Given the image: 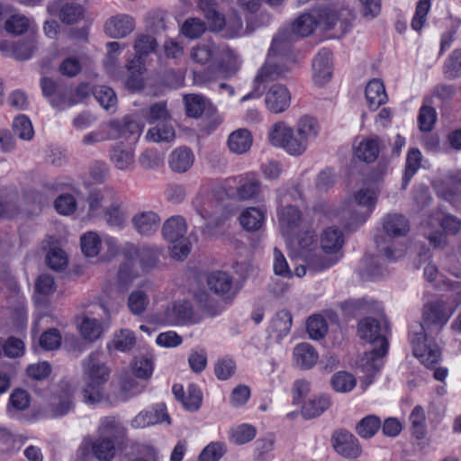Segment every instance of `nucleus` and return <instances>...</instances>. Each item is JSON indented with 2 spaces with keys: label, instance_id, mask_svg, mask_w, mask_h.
I'll list each match as a JSON object with an SVG mask.
<instances>
[{
  "label": "nucleus",
  "instance_id": "f257e3e1",
  "mask_svg": "<svg viewBox=\"0 0 461 461\" xmlns=\"http://www.w3.org/2000/svg\"><path fill=\"white\" fill-rule=\"evenodd\" d=\"M354 15L350 9L341 8L333 11L328 7H318L301 14L293 23L292 32L284 29L274 37L269 50V57L265 65L259 69L255 79L254 88L244 95L241 101L262 95L264 89L262 84L281 77L288 70L286 66H280L273 60V57H286L291 51L294 36L306 37L311 35L317 26L323 30H332L337 26L338 31L344 33L350 26Z\"/></svg>",
  "mask_w": 461,
  "mask_h": 461
},
{
  "label": "nucleus",
  "instance_id": "f03ea898",
  "mask_svg": "<svg viewBox=\"0 0 461 461\" xmlns=\"http://www.w3.org/2000/svg\"><path fill=\"white\" fill-rule=\"evenodd\" d=\"M455 311L456 308L443 300L429 302L423 306L421 321L411 327L409 338L413 354L424 366L431 367L439 361L441 351L434 337L442 330Z\"/></svg>",
  "mask_w": 461,
  "mask_h": 461
},
{
  "label": "nucleus",
  "instance_id": "7ed1b4c3",
  "mask_svg": "<svg viewBox=\"0 0 461 461\" xmlns=\"http://www.w3.org/2000/svg\"><path fill=\"white\" fill-rule=\"evenodd\" d=\"M291 254L302 258L310 271L316 273L330 267L338 262V258L323 256L318 246L316 235L312 230L302 229L295 234L285 237Z\"/></svg>",
  "mask_w": 461,
  "mask_h": 461
},
{
  "label": "nucleus",
  "instance_id": "20e7f679",
  "mask_svg": "<svg viewBox=\"0 0 461 461\" xmlns=\"http://www.w3.org/2000/svg\"><path fill=\"white\" fill-rule=\"evenodd\" d=\"M97 432L91 447L99 461H112L118 450L122 451L128 446L127 429L115 417L101 419Z\"/></svg>",
  "mask_w": 461,
  "mask_h": 461
},
{
  "label": "nucleus",
  "instance_id": "39448f33",
  "mask_svg": "<svg viewBox=\"0 0 461 461\" xmlns=\"http://www.w3.org/2000/svg\"><path fill=\"white\" fill-rule=\"evenodd\" d=\"M386 330L387 326L383 331L378 321L374 318H366L358 323L359 337L373 344L371 351L366 353L361 359V366L367 374L378 372L383 366L382 358L388 350Z\"/></svg>",
  "mask_w": 461,
  "mask_h": 461
},
{
  "label": "nucleus",
  "instance_id": "423d86ee",
  "mask_svg": "<svg viewBox=\"0 0 461 461\" xmlns=\"http://www.w3.org/2000/svg\"><path fill=\"white\" fill-rule=\"evenodd\" d=\"M82 390L84 401L94 404L101 399L102 387L110 378L111 369L104 361L103 353L95 351L82 360Z\"/></svg>",
  "mask_w": 461,
  "mask_h": 461
},
{
  "label": "nucleus",
  "instance_id": "0eeeda50",
  "mask_svg": "<svg viewBox=\"0 0 461 461\" xmlns=\"http://www.w3.org/2000/svg\"><path fill=\"white\" fill-rule=\"evenodd\" d=\"M267 138L271 145L283 149L291 156L303 155L309 145L298 135L295 128H292L283 121L277 122L270 127Z\"/></svg>",
  "mask_w": 461,
  "mask_h": 461
},
{
  "label": "nucleus",
  "instance_id": "6e6552de",
  "mask_svg": "<svg viewBox=\"0 0 461 461\" xmlns=\"http://www.w3.org/2000/svg\"><path fill=\"white\" fill-rule=\"evenodd\" d=\"M219 52L214 67H208L203 71H194L195 84L203 85L214 81L218 77V73L230 77L238 72L241 64L239 56L225 45L220 47Z\"/></svg>",
  "mask_w": 461,
  "mask_h": 461
},
{
  "label": "nucleus",
  "instance_id": "1a4fd4ad",
  "mask_svg": "<svg viewBox=\"0 0 461 461\" xmlns=\"http://www.w3.org/2000/svg\"><path fill=\"white\" fill-rule=\"evenodd\" d=\"M364 193L356 194L354 198L343 203L338 211L340 221L346 228L353 230L363 224L374 211V200L360 202Z\"/></svg>",
  "mask_w": 461,
  "mask_h": 461
},
{
  "label": "nucleus",
  "instance_id": "9d476101",
  "mask_svg": "<svg viewBox=\"0 0 461 461\" xmlns=\"http://www.w3.org/2000/svg\"><path fill=\"white\" fill-rule=\"evenodd\" d=\"M278 203H282L281 194H278ZM277 219L282 234L289 237L304 228L301 211L294 205L280 206L277 209Z\"/></svg>",
  "mask_w": 461,
  "mask_h": 461
},
{
  "label": "nucleus",
  "instance_id": "9b49d317",
  "mask_svg": "<svg viewBox=\"0 0 461 461\" xmlns=\"http://www.w3.org/2000/svg\"><path fill=\"white\" fill-rule=\"evenodd\" d=\"M207 285L211 292L230 303L234 299L237 291L233 286V278L223 271H214L207 278Z\"/></svg>",
  "mask_w": 461,
  "mask_h": 461
},
{
  "label": "nucleus",
  "instance_id": "f8f14e48",
  "mask_svg": "<svg viewBox=\"0 0 461 461\" xmlns=\"http://www.w3.org/2000/svg\"><path fill=\"white\" fill-rule=\"evenodd\" d=\"M48 12L51 15L59 16L67 24L77 23L84 15L83 7L70 0H53L48 5Z\"/></svg>",
  "mask_w": 461,
  "mask_h": 461
},
{
  "label": "nucleus",
  "instance_id": "ddd939ff",
  "mask_svg": "<svg viewBox=\"0 0 461 461\" xmlns=\"http://www.w3.org/2000/svg\"><path fill=\"white\" fill-rule=\"evenodd\" d=\"M166 321L170 325L194 323V314L189 301H176L168 306L165 312Z\"/></svg>",
  "mask_w": 461,
  "mask_h": 461
},
{
  "label": "nucleus",
  "instance_id": "4468645a",
  "mask_svg": "<svg viewBox=\"0 0 461 461\" xmlns=\"http://www.w3.org/2000/svg\"><path fill=\"white\" fill-rule=\"evenodd\" d=\"M331 440L336 452L344 457L355 458L361 452L357 439L348 431L334 432Z\"/></svg>",
  "mask_w": 461,
  "mask_h": 461
},
{
  "label": "nucleus",
  "instance_id": "2eb2a0df",
  "mask_svg": "<svg viewBox=\"0 0 461 461\" xmlns=\"http://www.w3.org/2000/svg\"><path fill=\"white\" fill-rule=\"evenodd\" d=\"M312 78L315 85L322 86L327 84L332 76L331 52L328 50H321L312 62Z\"/></svg>",
  "mask_w": 461,
  "mask_h": 461
},
{
  "label": "nucleus",
  "instance_id": "dca6fc26",
  "mask_svg": "<svg viewBox=\"0 0 461 461\" xmlns=\"http://www.w3.org/2000/svg\"><path fill=\"white\" fill-rule=\"evenodd\" d=\"M265 103L271 113H284L290 105L291 94L285 86L273 85L266 94Z\"/></svg>",
  "mask_w": 461,
  "mask_h": 461
},
{
  "label": "nucleus",
  "instance_id": "f3484780",
  "mask_svg": "<svg viewBox=\"0 0 461 461\" xmlns=\"http://www.w3.org/2000/svg\"><path fill=\"white\" fill-rule=\"evenodd\" d=\"M135 27L134 20L129 14H117L108 19L104 24V32L111 38L120 39L130 34Z\"/></svg>",
  "mask_w": 461,
  "mask_h": 461
},
{
  "label": "nucleus",
  "instance_id": "a211bd4d",
  "mask_svg": "<svg viewBox=\"0 0 461 461\" xmlns=\"http://www.w3.org/2000/svg\"><path fill=\"white\" fill-rule=\"evenodd\" d=\"M50 188L44 185L40 189H30L24 192L23 196V204L22 212H34L47 205L52 197Z\"/></svg>",
  "mask_w": 461,
  "mask_h": 461
},
{
  "label": "nucleus",
  "instance_id": "6ab92c4d",
  "mask_svg": "<svg viewBox=\"0 0 461 461\" xmlns=\"http://www.w3.org/2000/svg\"><path fill=\"white\" fill-rule=\"evenodd\" d=\"M110 161L122 171H131L134 168V149L124 146L122 143H115L110 149Z\"/></svg>",
  "mask_w": 461,
  "mask_h": 461
},
{
  "label": "nucleus",
  "instance_id": "aec40b11",
  "mask_svg": "<svg viewBox=\"0 0 461 461\" xmlns=\"http://www.w3.org/2000/svg\"><path fill=\"white\" fill-rule=\"evenodd\" d=\"M131 223L140 235L149 237L158 230L160 217L151 211L140 212L132 217Z\"/></svg>",
  "mask_w": 461,
  "mask_h": 461
},
{
  "label": "nucleus",
  "instance_id": "412c9836",
  "mask_svg": "<svg viewBox=\"0 0 461 461\" xmlns=\"http://www.w3.org/2000/svg\"><path fill=\"white\" fill-rule=\"evenodd\" d=\"M220 47V45L212 41L199 43L192 48L190 52L191 59L197 64L214 67L219 57Z\"/></svg>",
  "mask_w": 461,
  "mask_h": 461
},
{
  "label": "nucleus",
  "instance_id": "4be33fe9",
  "mask_svg": "<svg viewBox=\"0 0 461 461\" xmlns=\"http://www.w3.org/2000/svg\"><path fill=\"white\" fill-rule=\"evenodd\" d=\"M344 237L341 230L334 228H327L321 236L320 250L323 256H330L339 258L336 254L341 249Z\"/></svg>",
  "mask_w": 461,
  "mask_h": 461
},
{
  "label": "nucleus",
  "instance_id": "5701e85b",
  "mask_svg": "<svg viewBox=\"0 0 461 461\" xmlns=\"http://www.w3.org/2000/svg\"><path fill=\"white\" fill-rule=\"evenodd\" d=\"M117 198L116 192L112 187L93 188L87 196L89 211L93 213L96 212L99 209L104 211Z\"/></svg>",
  "mask_w": 461,
  "mask_h": 461
},
{
  "label": "nucleus",
  "instance_id": "b1692460",
  "mask_svg": "<svg viewBox=\"0 0 461 461\" xmlns=\"http://www.w3.org/2000/svg\"><path fill=\"white\" fill-rule=\"evenodd\" d=\"M162 236L169 242H176L187 232V224L184 217L174 215L168 218L162 226Z\"/></svg>",
  "mask_w": 461,
  "mask_h": 461
},
{
  "label": "nucleus",
  "instance_id": "393cba45",
  "mask_svg": "<svg viewBox=\"0 0 461 461\" xmlns=\"http://www.w3.org/2000/svg\"><path fill=\"white\" fill-rule=\"evenodd\" d=\"M383 230L389 237L405 236L410 230L409 221L400 213H388L382 221Z\"/></svg>",
  "mask_w": 461,
  "mask_h": 461
},
{
  "label": "nucleus",
  "instance_id": "a878e982",
  "mask_svg": "<svg viewBox=\"0 0 461 461\" xmlns=\"http://www.w3.org/2000/svg\"><path fill=\"white\" fill-rule=\"evenodd\" d=\"M380 152V140L377 137L362 140L354 149L355 157L366 163L374 162Z\"/></svg>",
  "mask_w": 461,
  "mask_h": 461
},
{
  "label": "nucleus",
  "instance_id": "bb28decb",
  "mask_svg": "<svg viewBox=\"0 0 461 461\" xmlns=\"http://www.w3.org/2000/svg\"><path fill=\"white\" fill-rule=\"evenodd\" d=\"M194 159V153L189 148L179 147L170 154L168 164L173 171L185 173L192 167Z\"/></svg>",
  "mask_w": 461,
  "mask_h": 461
},
{
  "label": "nucleus",
  "instance_id": "cd10ccee",
  "mask_svg": "<svg viewBox=\"0 0 461 461\" xmlns=\"http://www.w3.org/2000/svg\"><path fill=\"white\" fill-rule=\"evenodd\" d=\"M366 99L371 109L375 110L387 102L384 83L377 78L371 79L365 90Z\"/></svg>",
  "mask_w": 461,
  "mask_h": 461
},
{
  "label": "nucleus",
  "instance_id": "c85d7f7f",
  "mask_svg": "<svg viewBox=\"0 0 461 461\" xmlns=\"http://www.w3.org/2000/svg\"><path fill=\"white\" fill-rule=\"evenodd\" d=\"M294 360L302 369L312 368L318 360V353L309 343H300L294 348Z\"/></svg>",
  "mask_w": 461,
  "mask_h": 461
},
{
  "label": "nucleus",
  "instance_id": "c756f323",
  "mask_svg": "<svg viewBox=\"0 0 461 461\" xmlns=\"http://www.w3.org/2000/svg\"><path fill=\"white\" fill-rule=\"evenodd\" d=\"M253 143L251 132L247 129H238L231 132L228 139L230 150L236 154L248 152Z\"/></svg>",
  "mask_w": 461,
  "mask_h": 461
},
{
  "label": "nucleus",
  "instance_id": "7c9ffc66",
  "mask_svg": "<svg viewBox=\"0 0 461 461\" xmlns=\"http://www.w3.org/2000/svg\"><path fill=\"white\" fill-rule=\"evenodd\" d=\"M116 123H103L96 130L86 133L82 138V144L84 146L95 145L99 142H103L105 140H116V135L114 130L117 128Z\"/></svg>",
  "mask_w": 461,
  "mask_h": 461
},
{
  "label": "nucleus",
  "instance_id": "2f4dec72",
  "mask_svg": "<svg viewBox=\"0 0 461 461\" xmlns=\"http://www.w3.org/2000/svg\"><path fill=\"white\" fill-rule=\"evenodd\" d=\"M109 123H116L117 128L113 132L116 135V140L119 138H124L130 140H138L142 131V126L131 117H124L122 120H112Z\"/></svg>",
  "mask_w": 461,
  "mask_h": 461
},
{
  "label": "nucleus",
  "instance_id": "473e14b6",
  "mask_svg": "<svg viewBox=\"0 0 461 461\" xmlns=\"http://www.w3.org/2000/svg\"><path fill=\"white\" fill-rule=\"evenodd\" d=\"M296 132L308 143L313 141L320 133L321 126L318 121L312 116L303 115L298 119L295 127Z\"/></svg>",
  "mask_w": 461,
  "mask_h": 461
},
{
  "label": "nucleus",
  "instance_id": "72a5a7b5",
  "mask_svg": "<svg viewBox=\"0 0 461 461\" xmlns=\"http://www.w3.org/2000/svg\"><path fill=\"white\" fill-rule=\"evenodd\" d=\"M266 212L260 208L249 207L240 216V225L248 231L259 230L265 221Z\"/></svg>",
  "mask_w": 461,
  "mask_h": 461
},
{
  "label": "nucleus",
  "instance_id": "f704fd0d",
  "mask_svg": "<svg viewBox=\"0 0 461 461\" xmlns=\"http://www.w3.org/2000/svg\"><path fill=\"white\" fill-rule=\"evenodd\" d=\"M330 405V401L327 395L314 396L304 402L302 408V414L306 419H312L328 410Z\"/></svg>",
  "mask_w": 461,
  "mask_h": 461
},
{
  "label": "nucleus",
  "instance_id": "c9c22d12",
  "mask_svg": "<svg viewBox=\"0 0 461 461\" xmlns=\"http://www.w3.org/2000/svg\"><path fill=\"white\" fill-rule=\"evenodd\" d=\"M198 6L210 23L213 31H220L225 25V18L217 11L216 3L209 0H199Z\"/></svg>",
  "mask_w": 461,
  "mask_h": 461
},
{
  "label": "nucleus",
  "instance_id": "e433bc0d",
  "mask_svg": "<svg viewBox=\"0 0 461 461\" xmlns=\"http://www.w3.org/2000/svg\"><path fill=\"white\" fill-rule=\"evenodd\" d=\"M260 182L254 174H248L240 177L237 187V195L240 199L247 200L259 193Z\"/></svg>",
  "mask_w": 461,
  "mask_h": 461
},
{
  "label": "nucleus",
  "instance_id": "4c0bfd02",
  "mask_svg": "<svg viewBox=\"0 0 461 461\" xmlns=\"http://www.w3.org/2000/svg\"><path fill=\"white\" fill-rule=\"evenodd\" d=\"M293 323L292 314L288 311H281L273 318L270 330L278 338H283L288 334Z\"/></svg>",
  "mask_w": 461,
  "mask_h": 461
},
{
  "label": "nucleus",
  "instance_id": "58836bf2",
  "mask_svg": "<svg viewBox=\"0 0 461 461\" xmlns=\"http://www.w3.org/2000/svg\"><path fill=\"white\" fill-rule=\"evenodd\" d=\"M421 153L418 149H411L406 158L405 171L402 177V188L405 189L411 179L420 167Z\"/></svg>",
  "mask_w": 461,
  "mask_h": 461
},
{
  "label": "nucleus",
  "instance_id": "ea45409f",
  "mask_svg": "<svg viewBox=\"0 0 461 461\" xmlns=\"http://www.w3.org/2000/svg\"><path fill=\"white\" fill-rule=\"evenodd\" d=\"M104 215L108 225L118 228L123 226L126 215L122 208V202L119 198L104 210Z\"/></svg>",
  "mask_w": 461,
  "mask_h": 461
},
{
  "label": "nucleus",
  "instance_id": "a19ab883",
  "mask_svg": "<svg viewBox=\"0 0 461 461\" xmlns=\"http://www.w3.org/2000/svg\"><path fill=\"white\" fill-rule=\"evenodd\" d=\"M136 342L134 333L127 329L121 330L119 332L114 334V337L110 344H108V349L112 348L125 352L131 349Z\"/></svg>",
  "mask_w": 461,
  "mask_h": 461
},
{
  "label": "nucleus",
  "instance_id": "79ce46f5",
  "mask_svg": "<svg viewBox=\"0 0 461 461\" xmlns=\"http://www.w3.org/2000/svg\"><path fill=\"white\" fill-rule=\"evenodd\" d=\"M409 420L412 435L418 439L423 438L427 431L424 409L420 405L414 407L410 414Z\"/></svg>",
  "mask_w": 461,
  "mask_h": 461
},
{
  "label": "nucleus",
  "instance_id": "37998d69",
  "mask_svg": "<svg viewBox=\"0 0 461 461\" xmlns=\"http://www.w3.org/2000/svg\"><path fill=\"white\" fill-rule=\"evenodd\" d=\"M79 330L85 339L93 342L101 337L103 327L96 319L84 316Z\"/></svg>",
  "mask_w": 461,
  "mask_h": 461
},
{
  "label": "nucleus",
  "instance_id": "c03bdc74",
  "mask_svg": "<svg viewBox=\"0 0 461 461\" xmlns=\"http://www.w3.org/2000/svg\"><path fill=\"white\" fill-rule=\"evenodd\" d=\"M380 428V418L375 415H367L357 423L356 430L361 438H370Z\"/></svg>",
  "mask_w": 461,
  "mask_h": 461
},
{
  "label": "nucleus",
  "instance_id": "a18cd8bd",
  "mask_svg": "<svg viewBox=\"0 0 461 461\" xmlns=\"http://www.w3.org/2000/svg\"><path fill=\"white\" fill-rule=\"evenodd\" d=\"M82 252L88 258L96 257L101 249L102 239L95 231H88L81 237Z\"/></svg>",
  "mask_w": 461,
  "mask_h": 461
},
{
  "label": "nucleus",
  "instance_id": "49530a36",
  "mask_svg": "<svg viewBox=\"0 0 461 461\" xmlns=\"http://www.w3.org/2000/svg\"><path fill=\"white\" fill-rule=\"evenodd\" d=\"M93 95L102 107L107 111L114 110L117 97L114 91L108 86H100L93 90Z\"/></svg>",
  "mask_w": 461,
  "mask_h": 461
},
{
  "label": "nucleus",
  "instance_id": "de8ad7c7",
  "mask_svg": "<svg viewBox=\"0 0 461 461\" xmlns=\"http://www.w3.org/2000/svg\"><path fill=\"white\" fill-rule=\"evenodd\" d=\"M230 439L236 445H243L251 441L256 436V429L249 424H241L229 431Z\"/></svg>",
  "mask_w": 461,
  "mask_h": 461
},
{
  "label": "nucleus",
  "instance_id": "09e8293b",
  "mask_svg": "<svg viewBox=\"0 0 461 461\" xmlns=\"http://www.w3.org/2000/svg\"><path fill=\"white\" fill-rule=\"evenodd\" d=\"M145 117L149 124L167 122L171 119L170 113L165 102H158L151 104Z\"/></svg>",
  "mask_w": 461,
  "mask_h": 461
},
{
  "label": "nucleus",
  "instance_id": "8fccbe9b",
  "mask_svg": "<svg viewBox=\"0 0 461 461\" xmlns=\"http://www.w3.org/2000/svg\"><path fill=\"white\" fill-rule=\"evenodd\" d=\"M146 138L154 142L170 141L175 138V131L167 122H160L148 131Z\"/></svg>",
  "mask_w": 461,
  "mask_h": 461
},
{
  "label": "nucleus",
  "instance_id": "3c124183",
  "mask_svg": "<svg viewBox=\"0 0 461 461\" xmlns=\"http://www.w3.org/2000/svg\"><path fill=\"white\" fill-rule=\"evenodd\" d=\"M186 114L189 117L198 118L205 110L207 100L199 95H186L184 97Z\"/></svg>",
  "mask_w": 461,
  "mask_h": 461
},
{
  "label": "nucleus",
  "instance_id": "603ef678",
  "mask_svg": "<svg viewBox=\"0 0 461 461\" xmlns=\"http://www.w3.org/2000/svg\"><path fill=\"white\" fill-rule=\"evenodd\" d=\"M357 381L350 373L340 371L333 375L331 384L335 391L339 393H348L354 389Z\"/></svg>",
  "mask_w": 461,
  "mask_h": 461
},
{
  "label": "nucleus",
  "instance_id": "864d4df0",
  "mask_svg": "<svg viewBox=\"0 0 461 461\" xmlns=\"http://www.w3.org/2000/svg\"><path fill=\"white\" fill-rule=\"evenodd\" d=\"M13 130L14 133L23 140H30L34 135L32 122L23 114L18 115L14 118Z\"/></svg>",
  "mask_w": 461,
  "mask_h": 461
},
{
  "label": "nucleus",
  "instance_id": "5fc2aeb1",
  "mask_svg": "<svg viewBox=\"0 0 461 461\" xmlns=\"http://www.w3.org/2000/svg\"><path fill=\"white\" fill-rule=\"evenodd\" d=\"M437 121V113L436 110L426 104H424L419 112L418 115V123L419 129L421 131H430Z\"/></svg>",
  "mask_w": 461,
  "mask_h": 461
},
{
  "label": "nucleus",
  "instance_id": "6e6d98bb",
  "mask_svg": "<svg viewBox=\"0 0 461 461\" xmlns=\"http://www.w3.org/2000/svg\"><path fill=\"white\" fill-rule=\"evenodd\" d=\"M328 331L325 319L321 315H313L308 319L307 332L311 339H322Z\"/></svg>",
  "mask_w": 461,
  "mask_h": 461
},
{
  "label": "nucleus",
  "instance_id": "4d7b16f0",
  "mask_svg": "<svg viewBox=\"0 0 461 461\" xmlns=\"http://www.w3.org/2000/svg\"><path fill=\"white\" fill-rule=\"evenodd\" d=\"M34 49V37L29 36L25 41L13 43L12 56L20 60L28 59L32 57Z\"/></svg>",
  "mask_w": 461,
  "mask_h": 461
},
{
  "label": "nucleus",
  "instance_id": "13d9d810",
  "mask_svg": "<svg viewBox=\"0 0 461 461\" xmlns=\"http://www.w3.org/2000/svg\"><path fill=\"white\" fill-rule=\"evenodd\" d=\"M22 213V205L14 199L0 195V219H14Z\"/></svg>",
  "mask_w": 461,
  "mask_h": 461
},
{
  "label": "nucleus",
  "instance_id": "bf43d9fd",
  "mask_svg": "<svg viewBox=\"0 0 461 461\" xmlns=\"http://www.w3.org/2000/svg\"><path fill=\"white\" fill-rule=\"evenodd\" d=\"M202 402L203 393L200 388L194 384H189L187 387V394L182 402L184 408L189 411H195L201 407Z\"/></svg>",
  "mask_w": 461,
  "mask_h": 461
},
{
  "label": "nucleus",
  "instance_id": "052dcab7",
  "mask_svg": "<svg viewBox=\"0 0 461 461\" xmlns=\"http://www.w3.org/2000/svg\"><path fill=\"white\" fill-rule=\"evenodd\" d=\"M226 451L224 443L212 442L203 449L199 456V461H219Z\"/></svg>",
  "mask_w": 461,
  "mask_h": 461
},
{
  "label": "nucleus",
  "instance_id": "680f3d73",
  "mask_svg": "<svg viewBox=\"0 0 461 461\" xmlns=\"http://www.w3.org/2000/svg\"><path fill=\"white\" fill-rule=\"evenodd\" d=\"M149 303L148 295L140 290L132 292L128 298L129 309L135 315L144 312Z\"/></svg>",
  "mask_w": 461,
  "mask_h": 461
},
{
  "label": "nucleus",
  "instance_id": "e2e57ef3",
  "mask_svg": "<svg viewBox=\"0 0 461 461\" xmlns=\"http://www.w3.org/2000/svg\"><path fill=\"white\" fill-rule=\"evenodd\" d=\"M205 30V23L198 18L186 19L181 27L182 33L189 39L199 38Z\"/></svg>",
  "mask_w": 461,
  "mask_h": 461
},
{
  "label": "nucleus",
  "instance_id": "0e129e2a",
  "mask_svg": "<svg viewBox=\"0 0 461 461\" xmlns=\"http://www.w3.org/2000/svg\"><path fill=\"white\" fill-rule=\"evenodd\" d=\"M47 264L53 270H63L68 264L66 252L58 247L51 248L47 254Z\"/></svg>",
  "mask_w": 461,
  "mask_h": 461
},
{
  "label": "nucleus",
  "instance_id": "69168bd1",
  "mask_svg": "<svg viewBox=\"0 0 461 461\" xmlns=\"http://www.w3.org/2000/svg\"><path fill=\"white\" fill-rule=\"evenodd\" d=\"M73 402L69 396L55 397L49 406V415L57 418L67 414L72 408Z\"/></svg>",
  "mask_w": 461,
  "mask_h": 461
},
{
  "label": "nucleus",
  "instance_id": "338daca9",
  "mask_svg": "<svg viewBox=\"0 0 461 461\" xmlns=\"http://www.w3.org/2000/svg\"><path fill=\"white\" fill-rule=\"evenodd\" d=\"M56 211L62 215H70L77 209V201L72 194H61L54 201Z\"/></svg>",
  "mask_w": 461,
  "mask_h": 461
},
{
  "label": "nucleus",
  "instance_id": "774afa93",
  "mask_svg": "<svg viewBox=\"0 0 461 461\" xmlns=\"http://www.w3.org/2000/svg\"><path fill=\"white\" fill-rule=\"evenodd\" d=\"M61 336L57 329H50L44 331L40 339V345L45 350H54L59 348Z\"/></svg>",
  "mask_w": 461,
  "mask_h": 461
}]
</instances>
